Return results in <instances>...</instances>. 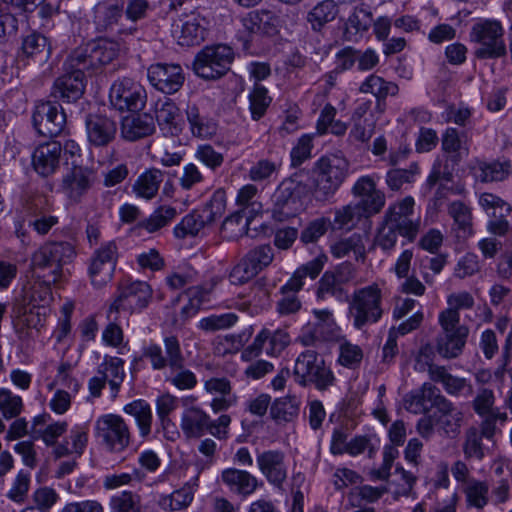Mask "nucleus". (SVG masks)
Returning <instances> with one entry per match:
<instances>
[{
	"instance_id": "69168bd1",
	"label": "nucleus",
	"mask_w": 512,
	"mask_h": 512,
	"mask_svg": "<svg viewBox=\"0 0 512 512\" xmlns=\"http://www.w3.org/2000/svg\"><path fill=\"white\" fill-rule=\"evenodd\" d=\"M482 437L475 427H470L465 434L463 453L466 459L482 460L485 457Z\"/></svg>"
},
{
	"instance_id": "2eb2a0df",
	"label": "nucleus",
	"mask_w": 512,
	"mask_h": 512,
	"mask_svg": "<svg viewBox=\"0 0 512 512\" xmlns=\"http://www.w3.org/2000/svg\"><path fill=\"white\" fill-rule=\"evenodd\" d=\"M96 182L95 171L87 166L74 165L62 178L61 190L72 203H80Z\"/></svg>"
},
{
	"instance_id": "8fccbe9b",
	"label": "nucleus",
	"mask_w": 512,
	"mask_h": 512,
	"mask_svg": "<svg viewBox=\"0 0 512 512\" xmlns=\"http://www.w3.org/2000/svg\"><path fill=\"white\" fill-rule=\"evenodd\" d=\"M206 225H209L206 216H204L201 210H195L186 215L174 228V234L177 238H184L187 235L195 236Z\"/></svg>"
},
{
	"instance_id": "4be33fe9",
	"label": "nucleus",
	"mask_w": 512,
	"mask_h": 512,
	"mask_svg": "<svg viewBox=\"0 0 512 512\" xmlns=\"http://www.w3.org/2000/svg\"><path fill=\"white\" fill-rule=\"evenodd\" d=\"M62 144L49 141L36 147L32 154V166L42 177L53 175L60 166Z\"/></svg>"
},
{
	"instance_id": "bb28decb",
	"label": "nucleus",
	"mask_w": 512,
	"mask_h": 512,
	"mask_svg": "<svg viewBox=\"0 0 512 512\" xmlns=\"http://www.w3.org/2000/svg\"><path fill=\"white\" fill-rule=\"evenodd\" d=\"M221 480L231 492L243 497L252 495L260 485L256 476L246 470L236 468L223 470Z\"/></svg>"
},
{
	"instance_id": "79ce46f5",
	"label": "nucleus",
	"mask_w": 512,
	"mask_h": 512,
	"mask_svg": "<svg viewBox=\"0 0 512 512\" xmlns=\"http://www.w3.org/2000/svg\"><path fill=\"white\" fill-rule=\"evenodd\" d=\"M359 91L364 94H372L376 97L377 101H383L387 96H395L398 91V85L391 81H386L384 78L370 74L360 85Z\"/></svg>"
},
{
	"instance_id": "5fc2aeb1",
	"label": "nucleus",
	"mask_w": 512,
	"mask_h": 512,
	"mask_svg": "<svg viewBox=\"0 0 512 512\" xmlns=\"http://www.w3.org/2000/svg\"><path fill=\"white\" fill-rule=\"evenodd\" d=\"M176 216V210L170 206H161L138 226L148 233H154L165 227Z\"/></svg>"
},
{
	"instance_id": "cd10ccee",
	"label": "nucleus",
	"mask_w": 512,
	"mask_h": 512,
	"mask_svg": "<svg viewBox=\"0 0 512 512\" xmlns=\"http://www.w3.org/2000/svg\"><path fill=\"white\" fill-rule=\"evenodd\" d=\"M354 269L350 264H342L336 273L325 272L318 282L317 296L325 299L327 295L340 297L343 293L341 284L354 277Z\"/></svg>"
},
{
	"instance_id": "f03ea898",
	"label": "nucleus",
	"mask_w": 512,
	"mask_h": 512,
	"mask_svg": "<svg viewBox=\"0 0 512 512\" xmlns=\"http://www.w3.org/2000/svg\"><path fill=\"white\" fill-rule=\"evenodd\" d=\"M348 171L349 161L345 157L337 154L320 157L313 167L315 199L326 201L330 198L344 182Z\"/></svg>"
},
{
	"instance_id": "7c9ffc66",
	"label": "nucleus",
	"mask_w": 512,
	"mask_h": 512,
	"mask_svg": "<svg viewBox=\"0 0 512 512\" xmlns=\"http://www.w3.org/2000/svg\"><path fill=\"white\" fill-rule=\"evenodd\" d=\"M448 214L453 219L452 230L458 239L465 240L473 235V217L469 206L454 201L448 206Z\"/></svg>"
},
{
	"instance_id": "c03bdc74",
	"label": "nucleus",
	"mask_w": 512,
	"mask_h": 512,
	"mask_svg": "<svg viewBox=\"0 0 512 512\" xmlns=\"http://www.w3.org/2000/svg\"><path fill=\"white\" fill-rule=\"evenodd\" d=\"M467 507L484 509L489 503V485L486 481L472 478L462 489Z\"/></svg>"
},
{
	"instance_id": "5701e85b",
	"label": "nucleus",
	"mask_w": 512,
	"mask_h": 512,
	"mask_svg": "<svg viewBox=\"0 0 512 512\" xmlns=\"http://www.w3.org/2000/svg\"><path fill=\"white\" fill-rule=\"evenodd\" d=\"M51 53V42L44 34L34 31L23 37L20 57L27 64L43 65L48 62Z\"/></svg>"
},
{
	"instance_id": "4d7b16f0",
	"label": "nucleus",
	"mask_w": 512,
	"mask_h": 512,
	"mask_svg": "<svg viewBox=\"0 0 512 512\" xmlns=\"http://www.w3.org/2000/svg\"><path fill=\"white\" fill-rule=\"evenodd\" d=\"M165 381L179 390L194 389L198 383L195 373L185 367V362L181 363L180 368H171L165 375Z\"/></svg>"
},
{
	"instance_id": "b1692460",
	"label": "nucleus",
	"mask_w": 512,
	"mask_h": 512,
	"mask_svg": "<svg viewBox=\"0 0 512 512\" xmlns=\"http://www.w3.org/2000/svg\"><path fill=\"white\" fill-rule=\"evenodd\" d=\"M204 390L215 397L210 403L214 413L228 410L237 403V396L232 393L231 382L225 377H212L204 381Z\"/></svg>"
},
{
	"instance_id": "e2e57ef3",
	"label": "nucleus",
	"mask_w": 512,
	"mask_h": 512,
	"mask_svg": "<svg viewBox=\"0 0 512 512\" xmlns=\"http://www.w3.org/2000/svg\"><path fill=\"white\" fill-rule=\"evenodd\" d=\"M419 174L417 163H411L408 169H391L387 172L386 183L391 190L397 191L406 183H413Z\"/></svg>"
},
{
	"instance_id": "de8ad7c7",
	"label": "nucleus",
	"mask_w": 512,
	"mask_h": 512,
	"mask_svg": "<svg viewBox=\"0 0 512 512\" xmlns=\"http://www.w3.org/2000/svg\"><path fill=\"white\" fill-rule=\"evenodd\" d=\"M338 13L334 0H324L318 3L308 13L307 20L315 31L320 30L325 24L335 19Z\"/></svg>"
},
{
	"instance_id": "6e6d98bb",
	"label": "nucleus",
	"mask_w": 512,
	"mask_h": 512,
	"mask_svg": "<svg viewBox=\"0 0 512 512\" xmlns=\"http://www.w3.org/2000/svg\"><path fill=\"white\" fill-rule=\"evenodd\" d=\"M107 318L109 324L103 331L102 339L107 345L118 347L122 344L124 339L123 330L121 328V314L118 313V311L109 308Z\"/></svg>"
},
{
	"instance_id": "49530a36",
	"label": "nucleus",
	"mask_w": 512,
	"mask_h": 512,
	"mask_svg": "<svg viewBox=\"0 0 512 512\" xmlns=\"http://www.w3.org/2000/svg\"><path fill=\"white\" fill-rule=\"evenodd\" d=\"M438 412L440 413L438 422L445 434L457 435L464 420L463 412L456 408L450 400Z\"/></svg>"
},
{
	"instance_id": "393cba45",
	"label": "nucleus",
	"mask_w": 512,
	"mask_h": 512,
	"mask_svg": "<svg viewBox=\"0 0 512 512\" xmlns=\"http://www.w3.org/2000/svg\"><path fill=\"white\" fill-rule=\"evenodd\" d=\"M84 90V74L80 71H72L55 80L51 94L56 99L70 103L80 99Z\"/></svg>"
},
{
	"instance_id": "4c0bfd02",
	"label": "nucleus",
	"mask_w": 512,
	"mask_h": 512,
	"mask_svg": "<svg viewBox=\"0 0 512 512\" xmlns=\"http://www.w3.org/2000/svg\"><path fill=\"white\" fill-rule=\"evenodd\" d=\"M90 53V65L93 69H98L103 65L111 63L119 53V44L109 39H99L88 43Z\"/></svg>"
},
{
	"instance_id": "0e129e2a",
	"label": "nucleus",
	"mask_w": 512,
	"mask_h": 512,
	"mask_svg": "<svg viewBox=\"0 0 512 512\" xmlns=\"http://www.w3.org/2000/svg\"><path fill=\"white\" fill-rule=\"evenodd\" d=\"M509 162L481 163L477 177L482 182L503 181L510 173Z\"/></svg>"
},
{
	"instance_id": "6e6552de",
	"label": "nucleus",
	"mask_w": 512,
	"mask_h": 512,
	"mask_svg": "<svg viewBox=\"0 0 512 512\" xmlns=\"http://www.w3.org/2000/svg\"><path fill=\"white\" fill-rule=\"evenodd\" d=\"M95 435L112 452H123L131 442V432L125 420L117 414H105L95 422Z\"/></svg>"
},
{
	"instance_id": "412c9836",
	"label": "nucleus",
	"mask_w": 512,
	"mask_h": 512,
	"mask_svg": "<svg viewBox=\"0 0 512 512\" xmlns=\"http://www.w3.org/2000/svg\"><path fill=\"white\" fill-rule=\"evenodd\" d=\"M86 134L89 143L95 147H105L115 138L117 124L111 118L91 113L85 120Z\"/></svg>"
},
{
	"instance_id": "774afa93",
	"label": "nucleus",
	"mask_w": 512,
	"mask_h": 512,
	"mask_svg": "<svg viewBox=\"0 0 512 512\" xmlns=\"http://www.w3.org/2000/svg\"><path fill=\"white\" fill-rule=\"evenodd\" d=\"M249 100L252 118L254 120H259L265 114L271 102L267 89L264 86L255 83L254 88L249 95Z\"/></svg>"
},
{
	"instance_id": "2f4dec72",
	"label": "nucleus",
	"mask_w": 512,
	"mask_h": 512,
	"mask_svg": "<svg viewBox=\"0 0 512 512\" xmlns=\"http://www.w3.org/2000/svg\"><path fill=\"white\" fill-rule=\"evenodd\" d=\"M155 130L153 117L148 114L127 116L121 124V135L127 141H136L138 139L151 135Z\"/></svg>"
},
{
	"instance_id": "a18cd8bd",
	"label": "nucleus",
	"mask_w": 512,
	"mask_h": 512,
	"mask_svg": "<svg viewBox=\"0 0 512 512\" xmlns=\"http://www.w3.org/2000/svg\"><path fill=\"white\" fill-rule=\"evenodd\" d=\"M301 289L302 287H294V285H291V281H288L280 288L281 297L276 304V310L279 315H292L301 309L302 303L297 296V293Z\"/></svg>"
},
{
	"instance_id": "f3484780",
	"label": "nucleus",
	"mask_w": 512,
	"mask_h": 512,
	"mask_svg": "<svg viewBox=\"0 0 512 512\" xmlns=\"http://www.w3.org/2000/svg\"><path fill=\"white\" fill-rule=\"evenodd\" d=\"M259 471L266 481L276 489L283 490L288 476L286 456L280 450H266L256 457Z\"/></svg>"
},
{
	"instance_id": "72a5a7b5",
	"label": "nucleus",
	"mask_w": 512,
	"mask_h": 512,
	"mask_svg": "<svg viewBox=\"0 0 512 512\" xmlns=\"http://www.w3.org/2000/svg\"><path fill=\"white\" fill-rule=\"evenodd\" d=\"M210 416L198 407H191L183 412L181 429L187 438H200L208 429Z\"/></svg>"
},
{
	"instance_id": "c9c22d12",
	"label": "nucleus",
	"mask_w": 512,
	"mask_h": 512,
	"mask_svg": "<svg viewBox=\"0 0 512 512\" xmlns=\"http://www.w3.org/2000/svg\"><path fill=\"white\" fill-rule=\"evenodd\" d=\"M330 250L331 254L339 259L351 254L357 261H364L366 258L364 236L358 233L339 239L331 245Z\"/></svg>"
},
{
	"instance_id": "f704fd0d",
	"label": "nucleus",
	"mask_w": 512,
	"mask_h": 512,
	"mask_svg": "<svg viewBox=\"0 0 512 512\" xmlns=\"http://www.w3.org/2000/svg\"><path fill=\"white\" fill-rule=\"evenodd\" d=\"M186 117L193 136L208 139L216 134L217 124L207 114L201 112L197 106L189 105Z\"/></svg>"
},
{
	"instance_id": "6ab92c4d",
	"label": "nucleus",
	"mask_w": 512,
	"mask_h": 512,
	"mask_svg": "<svg viewBox=\"0 0 512 512\" xmlns=\"http://www.w3.org/2000/svg\"><path fill=\"white\" fill-rule=\"evenodd\" d=\"M147 74L150 83L165 94L176 93L185 80L183 69L178 64H152Z\"/></svg>"
},
{
	"instance_id": "603ef678",
	"label": "nucleus",
	"mask_w": 512,
	"mask_h": 512,
	"mask_svg": "<svg viewBox=\"0 0 512 512\" xmlns=\"http://www.w3.org/2000/svg\"><path fill=\"white\" fill-rule=\"evenodd\" d=\"M30 485L31 473L21 469L12 480L6 497L16 504H24L28 497Z\"/></svg>"
},
{
	"instance_id": "473e14b6",
	"label": "nucleus",
	"mask_w": 512,
	"mask_h": 512,
	"mask_svg": "<svg viewBox=\"0 0 512 512\" xmlns=\"http://www.w3.org/2000/svg\"><path fill=\"white\" fill-rule=\"evenodd\" d=\"M423 321V313L420 311H417L414 313L410 318H408L406 321L402 322L397 330L395 328H391L388 333V338L383 346V361L384 362H391L394 357L398 353V346H397V337L398 334L405 335L415 329H417L420 324Z\"/></svg>"
},
{
	"instance_id": "052dcab7",
	"label": "nucleus",
	"mask_w": 512,
	"mask_h": 512,
	"mask_svg": "<svg viewBox=\"0 0 512 512\" xmlns=\"http://www.w3.org/2000/svg\"><path fill=\"white\" fill-rule=\"evenodd\" d=\"M43 279V281H37L32 285L28 295L29 305L42 310H47V306L53 299L51 284L54 283L50 282L49 278Z\"/></svg>"
},
{
	"instance_id": "f257e3e1",
	"label": "nucleus",
	"mask_w": 512,
	"mask_h": 512,
	"mask_svg": "<svg viewBox=\"0 0 512 512\" xmlns=\"http://www.w3.org/2000/svg\"><path fill=\"white\" fill-rule=\"evenodd\" d=\"M76 256L75 247L67 241H48L41 245L31 257V267L40 278H49L58 283L64 276V266Z\"/></svg>"
},
{
	"instance_id": "c85d7f7f",
	"label": "nucleus",
	"mask_w": 512,
	"mask_h": 512,
	"mask_svg": "<svg viewBox=\"0 0 512 512\" xmlns=\"http://www.w3.org/2000/svg\"><path fill=\"white\" fill-rule=\"evenodd\" d=\"M122 7L116 4H98L94 9L93 22L98 33L118 34L126 33L125 30L118 28L119 21L122 19Z\"/></svg>"
},
{
	"instance_id": "864d4df0",
	"label": "nucleus",
	"mask_w": 512,
	"mask_h": 512,
	"mask_svg": "<svg viewBox=\"0 0 512 512\" xmlns=\"http://www.w3.org/2000/svg\"><path fill=\"white\" fill-rule=\"evenodd\" d=\"M362 216L365 215L357 204H348L335 210L332 224L335 229L351 230Z\"/></svg>"
},
{
	"instance_id": "aec40b11",
	"label": "nucleus",
	"mask_w": 512,
	"mask_h": 512,
	"mask_svg": "<svg viewBox=\"0 0 512 512\" xmlns=\"http://www.w3.org/2000/svg\"><path fill=\"white\" fill-rule=\"evenodd\" d=\"M352 193L360 198L357 205L365 217L379 213L385 205V195L376 188V182L372 176L360 177L353 185Z\"/></svg>"
},
{
	"instance_id": "37998d69",
	"label": "nucleus",
	"mask_w": 512,
	"mask_h": 512,
	"mask_svg": "<svg viewBox=\"0 0 512 512\" xmlns=\"http://www.w3.org/2000/svg\"><path fill=\"white\" fill-rule=\"evenodd\" d=\"M124 412L134 418L140 436L147 438L151 433L152 427V411L150 405L144 400H135L124 406Z\"/></svg>"
},
{
	"instance_id": "c756f323",
	"label": "nucleus",
	"mask_w": 512,
	"mask_h": 512,
	"mask_svg": "<svg viewBox=\"0 0 512 512\" xmlns=\"http://www.w3.org/2000/svg\"><path fill=\"white\" fill-rule=\"evenodd\" d=\"M198 478L193 482L185 483L181 488L169 495H161L157 501L158 506L165 511H180L186 509L193 501L197 490Z\"/></svg>"
},
{
	"instance_id": "3c124183",
	"label": "nucleus",
	"mask_w": 512,
	"mask_h": 512,
	"mask_svg": "<svg viewBox=\"0 0 512 512\" xmlns=\"http://www.w3.org/2000/svg\"><path fill=\"white\" fill-rule=\"evenodd\" d=\"M442 149L451 155L454 162H458L463 156L468 155V148L455 128H447L442 135Z\"/></svg>"
},
{
	"instance_id": "9d476101",
	"label": "nucleus",
	"mask_w": 512,
	"mask_h": 512,
	"mask_svg": "<svg viewBox=\"0 0 512 512\" xmlns=\"http://www.w3.org/2000/svg\"><path fill=\"white\" fill-rule=\"evenodd\" d=\"M415 201L411 196H407L388 207L383 219L392 227L398 230V233L409 242H413L420 230V217L414 213Z\"/></svg>"
},
{
	"instance_id": "39448f33",
	"label": "nucleus",
	"mask_w": 512,
	"mask_h": 512,
	"mask_svg": "<svg viewBox=\"0 0 512 512\" xmlns=\"http://www.w3.org/2000/svg\"><path fill=\"white\" fill-rule=\"evenodd\" d=\"M293 378L302 387L314 385L320 391L327 390L335 382V376L326 366L324 359L315 350L310 349L300 353L296 358Z\"/></svg>"
},
{
	"instance_id": "a878e982",
	"label": "nucleus",
	"mask_w": 512,
	"mask_h": 512,
	"mask_svg": "<svg viewBox=\"0 0 512 512\" xmlns=\"http://www.w3.org/2000/svg\"><path fill=\"white\" fill-rule=\"evenodd\" d=\"M430 379L441 383L446 393L451 396L470 397L474 393L468 379L452 375L444 366L430 367Z\"/></svg>"
},
{
	"instance_id": "09e8293b",
	"label": "nucleus",
	"mask_w": 512,
	"mask_h": 512,
	"mask_svg": "<svg viewBox=\"0 0 512 512\" xmlns=\"http://www.w3.org/2000/svg\"><path fill=\"white\" fill-rule=\"evenodd\" d=\"M299 413V401L296 397H282L271 405V417L277 422H290Z\"/></svg>"
},
{
	"instance_id": "dca6fc26",
	"label": "nucleus",
	"mask_w": 512,
	"mask_h": 512,
	"mask_svg": "<svg viewBox=\"0 0 512 512\" xmlns=\"http://www.w3.org/2000/svg\"><path fill=\"white\" fill-rule=\"evenodd\" d=\"M32 121L40 135L55 137L63 131L66 116L59 105L51 102H40L35 106Z\"/></svg>"
},
{
	"instance_id": "680f3d73",
	"label": "nucleus",
	"mask_w": 512,
	"mask_h": 512,
	"mask_svg": "<svg viewBox=\"0 0 512 512\" xmlns=\"http://www.w3.org/2000/svg\"><path fill=\"white\" fill-rule=\"evenodd\" d=\"M270 12H249L242 20L243 27L251 35L267 34L270 32Z\"/></svg>"
},
{
	"instance_id": "0eeeda50",
	"label": "nucleus",
	"mask_w": 512,
	"mask_h": 512,
	"mask_svg": "<svg viewBox=\"0 0 512 512\" xmlns=\"http://www.w3.org/2000/svg\"><path fill=\"white\" fill-rule=\"evenodd\" d=\"M233 59L234 52L227 45L206 46L196 55L193 70L203 79H218L229 71Z\"/></svg>"
},
{
	"instance_id": "9b49d317",
	"label": "nucleus",
	"mask_w": 512,
	"mask_h": 512,
	"mask_svg": "<svg viewBox=\"0 0 512 512\" xmlns=\"http://www.w3.org/2000/svg\"><path fill=\"white\" fill-rule=\"evenodd\" d=\"M209 20L198 10L182 14L174 20L172 36L180 46L200 45L208 33Z\"/></svg>"
},
{
	"instance_id": "4468645a",
	"label": "nucleus",
	"mask_w": 512,
	"mask_h": 512,
	"mask_svg": "<svg viewBox=\"0 0 512 512\" xmlns=\"http://www.w3.org/2000/svg\"><path fill=\"white\" fill-rule=\"evenodd\" d=\"M308 192L306 185L294 180L283 181L273 194V216L278 220H284L293 216L300 199Z\"/></svg>"
},
{
	"instance_id": "20e7f679",
	"label": "nucleus",
	"mask_w": 512,
	"mask_h": 512,
	"mask_svg": "<svg viewBox=\"0 0 512 512\" xmlns=\"http://www.w3.org/2000/svg\"><path fill=\"white\" fill-rule=\"evenodd\" d=\"M470 41L477 45L474 55L477 59H498L505 57L507 48L504 40V28L495 19H480L471 28Z\"/></svg>"
},
{
	"instance_id": "f8f14e48",
	"label": "nucleus",
	"mask_w": 512,
	"mask_h": 512,
	"mask_svg": "<svg viewBox=\"0 0 512 512\" xmlns=\"http://www.w3.org/2000/svg\"><path fill=\"white\" fill-rule=\"evenodd\" d=\"M117 259L118 246L115 241L105 242L93 252L88 271L95 288H102L112 280Z\"/></svg>"
},
{
	"instance_id": "ea45409f",
	"label": "nucleus",
	"mask_w": 512,
	"mask_h": 512,
	"mask_svg": "<svg viewBox=\"0 0 512 512\" xmlns=\"http://www.w3.org/2000/svg\"><path fill=\"white\" fill-rule=\"evenodd\" d=\"M156 120L161 130L167 135L177 136L182 130L179 109L170 100L165 101L156 109Z\"/></svg>"
},
{
	"instance_id": "13d9d810",
	"label": "nucleus",
	"mask_w": 512,
	"mask_h": 512,
	"mask_svg": "<svg viewBox=\"0 0 512 512\" xmlns=\"http://www.w3.org/2000/svg\"><path fill=\"white\" fill-rule=\"evenodd\" d=\"M110 508L112 512H143L140 495L127 490L111 498Z\"/></svg>"
},
{
	"instance_id": "7ed1b4c3",
	"label": "nucleus",
	"mask_w": 512,
	"mask_h": 512,
	"mask_svg": "<svg viewBox=\"0 0 512 512\" xmlns=\"http://www.w3.org/2000/svg\"><path fill=\"white\" fill-rule=\"evenodd\" d=\"M383 293L377 283L356 289L349 300L348 313L356 329L377 323L383 315Z\"/></svg>"
},
{
	"instance_id": "1a4fd4ad",
	"label": "nucleus",
	"mask_w": 512,
	"mask_h": 512,
	"mask_svg": "<svg viewBox=\"0 0 512 512\" xmlns=\"http://www.w3.org/2000/svg\"><path fill=\"white\" fill-rule=\"evenodd\" d=\"M164 349L153 342L143 347L142 355L147 359L154 371H169L171 368H180L186 362L180 341L174 335L163 339Z\"/></svg>"
},
{
	"instance_id": "a211bd4d",
	"label": "nucleus",
	"mask_w": 512,
	"mask_h": 512,
	"mask_svg": "<svg viewBox=\"0 0 512 512\" xmlns=\"http://www.w3.org/2000/svg\"><path fill=\"white\" fill-rule=\"evenodd\" d=\"M151 298V288L143 281H135L122 286L118 295L109 308L121 312H129L143 309Z\"/></svg>"
},
{
	"instance_id": "423d86ee",
	"label": "nucleus",
	"mask_w": 512,
	"mask_h": 512,
	"mask_svg": "<svg viewBox=\"0 0 512 512\" xmlns=\"http://www.w3.org/2000/svg\"><path fill=\"white\" fill-rule=\"evenodd\" d=\"M442 332L436 338V351L445 359L458 357L466 344L469 329L460 324V315L452 310L439 314Z\"/></svg>"
},
{
	"instance_id": "e433bc0d",
	"label": "nucleus",
	"mask_w": 512,
	"mask_h": 512,
	"mask_svg": "<svg viewBox=\"0 0 512 512\" xmlns=\"http://www.w3.org/2000/svg\"><path fill=\"white\" fill-rule=\"evenodd\" d=\"M163 176V172L157 168L147 169L139 175L132 190L137 197L150 200L157 195Z\"/></svg>"
},
{
	"instance_id": "bf43d9fd",
	"label": "nucleus",
	"mask_w": 512,
	"mask_h": 512,
	"mask_svg": "<svg viewBox=\"0 0 512 512\" xmlns=\"http://www.w3.org/2000/svg\"><path fill=\"white\" fill-rule=\"evenodd\" d=\"M16 313V326L28 329H39L43 326L46 310L28 305L18 308Z\"/></svg>"
},
{
	"instance_id": "ddd939ff",
	"label": "nucleus",
	"mask_w": 512,
	"mask_h": 512,
	"mask_svg": "<svg viewBox=\"0 0 512 512\" xmlns=\"http://www.w3.org/2000/svg\"><path fill=\"white\" fill-rule=\"evenodd\" d=\"M109 98L111 104L119 111H140L145 106L147 95L140 83L123 78L113 83Z\"/></svg>"
},
{
	"instance_id": "a19ab883",
	"label": "nucleus",
	"mask_w": 512,
	"mask_h": 512,
	"mask_svg": "<svg viewBox=\"0 0 512 512\" xmlns=\"http://www.w3.org/2000/svg\"><path fill=\"white\" fill-rule=\"evenodd\" d=\"M372 13L364 7H356L345 23L344 36L348 41L357 40L372 24Z\"/></svg>"
},
{
	"instance_id": "58836bf2",
	"label": "nucleus",
	"mask_w": 512,
	"mask_h": 512,
	"mask_svg": "<svg viewBox=\"0 0 512 512\" xmlns=\"http://www.w3.org/2000/svg\"><path fill=\"white\" fill-rule=\"evenodd\" d=\"M97 373L104 376L115 396L125 378L124 361L119 357L105 356Z\"/></svg>"
},
{
	"instance_id": "338daca9",
	"label": "nucleus",
	"mask_w": 512,
	"mask_h": 512,
	"mask_svg": "<svg viewBox=\"0 0 512 512\" xmlns=\"http://www.w3.org/2000/svg\"><path fill=\"white\" fill-rule=\"evenodd\" d=\"M209 224L222 218L226 211V193L223 189L216 190L209 202L200 209Z\"/></svg>"
}]
</instances>
